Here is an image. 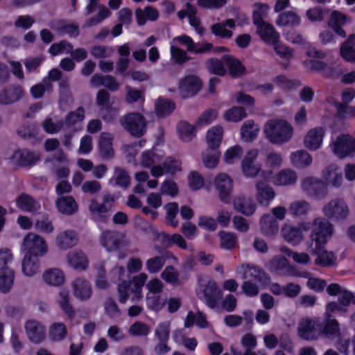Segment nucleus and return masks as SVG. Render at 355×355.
<instances>
[{
    "label": "nucleus",
    "mask_w": 355,
    "mask_h": 355,
    "mask_svg": "<svg viewBox=\"0 0 355 355\" xmlns=\"http://www.w3.org/2000/svg\"><path fill=\"white\" fill-rule=\"evenodd\" d=\"M252 22L255 25L266 22L270 7L266 3H256L252 6Z\"/></svg>",
    "instance_id": "nucleus-48"
},
{
    "label": "nucleus",
    "mask_w": 355,
    "mask_h": 355,
    "mask_svg": "<svg viewBox=\"0 0 355 355\" xmlns=\"http://www.w3.org/2000/svg\"><path fill=\"white\" fill-rule=\"evenodd\" d=\"M175 103L169 100L159 98L155 103V112L157 115L164 117L170 114L175 109Z\"/></svg>",
    "instance_id": "nucleus-54"
},
{
    "label": "nucleus",
    "mask_w": 355,
    "mask_h": 355,
    "mask_svg": "<svg viewBox=\"0 0 355 355\" xmlns=\"http://www.w3.org/2000/svg\"><path fill=\"white\" fill-rule=\"evenodd\" d=\"M90 83L94 87L104 86L112 92L116 91L119 86L114 77L98 73H96L92 76Z\"/></svg>",
    "instance_id": "nucleus-34"
},
{
    "label": "nucleus",
    "mask_w": 355,
    "mask_h": 355,
    "mask_svg": "<svg viewBox=\"0 0 355 355\" xmlns=\"http://www.w3.org/2000/svg\"><path fill=\"white\" fill-rule=\"evenodd\" d=\"M53 89L52 83L44 78L40 83L33 85L30 89V93L35 99L42 98L45 92H51Z\"/></svg>",
    "instance_id": "nucleus-52"
},
{
    "label": "nucleus",
    "mask_w": 355,
    "mask_h": 355,
    "mask_svg": "<svg viewBox=\"0 0 355 355\" xmlns=\"http://www.w3.org/2000/svg\"><path fill=\"white\" fill-rule=\"evenodd\" d=\"M114 200V197L110 193L103 195L102 202L92 199L89 205V210L93 218L98 221L106 222L107 216L105 214L112 210Z\"/></svg>",
    "instance_id": "nucleus-10"
},
{
    "label": "nucleus",
    "mask_w": 355,
    "mask_h": 355,
    "mask_svg": "<svg viewBox=\"0 0 355 355\" xmlns=\"http://www.w3.org/2000/svg\"><path fill=\"white\" fill-rule=\"evenodd\" d=\"M223 60L232 76H239L244 73L245 68L239 60L230 55H225Z\"/></svg>",
    "instance_id": "nucleus-55"
},
{
    "label": "nucleus",
    "mask_w": 355,
    "mask_h": 355,
    "mask_svg": "<svg viewBox=\"0 0 355 355\" xmlns=\"http://www.w3.org/2000/svg\"><path fill=\"white\" fill-rule=\"evenodd\" d=\"M67 262L74 269L85 270L89 266V261L85 254L80 250H72L67 254Z\"/></svg>",
    "instance_id": "nucleus-30"
},
{
    "label": "nucleus",
    "mask_w": 355,
    "mask_h": 355,
    "mask_svg": "<svg viewBox=\"0 0 355 355\" xmlns=\"http://www.w3.org/2000/svg\"><path fill=\"white\" fill-rule=\"evenodd\" d=\"M62 311L69 318L74 315V310L71 304L69 292L67 289H62L59 291L56 300Z\"/></svg>",
    "instance_id": "nucleus-47"
},
{
    "label": "nucleus",
    "mask_w": 355,
    "mask_h": 355,
    "mask_svg": "<svg viewBox=\"0 0 355 355\" xmlns=\"http://www.w3.org/2000/svg\"><path fill=\"white\" fill-rule=\"evenodd\" d=\"M347 17L345 14L335 10L331 14L328 25L337 35L345 37L346 33L343 30V26L347 23Z\"/></svg>",
    "instance_id": "nucleus-32"
},
{
    "label": "nucleus",
    "mask_w": 355,
    "mask_h": 355,
    "mask_svg": "<svg viewBox=\"0 0 355 355\" xmlns=\"http://www.w3.org/2000/svg\"><path fill=\"white\" fill-rule=\"evenodd\" d=\"M147 279L148 275L141 272L130 281H123L117 288L119 302L125 304L128 299L133 302L141 300L143 297L142 288Z\"/></svg>",
    "instance_id": "nucleus-3"
},
{
    "label": "nucleus",
    "mask_w": 355,
    "mask_h": 355,
    "mask_svg": "<svg viewBox=\"0 0 355 355\" xmlns=\"http://www.w3.org/2000/svg\"><path fill=\"white\" fill-rule=\"evenodd\" d=\"M320 336L334 339L340 335V328L338 321L331 317H325L321 323L320 322Z\"/></svg>",
    "instance_id": "nucleus-23"
},
{
    "label": "nucleus",
    "mask_w": 355,
    "mask_h": 355,
    "mask_svg": "<svg viewBox=\"0 0 355 355\" xmlns=\"http://www.w3.org/2000/svg\"><path fill=\"white\" fill-rule=\"evenodd\" d=\"M71 287L73 297L79 301H87L92 296V284L83 277L75 278L71 283Z\"/></svg>",
    "instance_id": "nucleus-14"
},
{
    "label": "nucleus",
    "mask_w": 355,
    "mask_h": 355,
    "mask_svg": "<svg viewBox=\"0 0 355 355\" xmlns=\"http://www.w3.org/2000/svg\"><path fill=\"white\" fill-rule=\"evenodd\" d=\"M325 135L324 128L317 127L308 131L304 139V146L310 150L319 149L322 144Z\"/></svg>",
    "instance_id": "nucleus-24"
},
{
    "label": "nucleus",
    "mask_w": 355,
    "mask_h": 355,
    "mask_svg": "<svg viewBox=\"0 0 355 355\" xmlns=\"http://www.w3.org/2000/svg\"><path fill=\"white\" fill-rule=\"evenodd\" d=\"M42 279L46 284L52 287L61 286L66 281L64 272L58 268L45 270L42 273Z\"/></svg>",
    "instance_id": "nucleus-27"
},
{
    "label": "nucleus",
    "mask_w": 355,
    "mask_h": 355,
    "mask_svg": "<svg viewBox=\"0 0 355 355\" xmlns=\"http://www.w3.org/2000/svg\"><path fill=\"white\" fill-rule=\"evenodd\" d=\"M146 300L148 308L155 311L162 310L166 302V298L162 294L146 295Z\"/></svg>",
    "instance_id": "nucleus-56"
},
{
    "label": "nucleus",
    "mask_w": 355,
    "mask_h": 355,
    "mask_svg": "<svg viewBox=\"0 0 355 355\" xmlns=\"http://www.w3.org/2000/svg\"><path fill=\"white\" fill-rule=\"evenodd\" d=\"M90 53L96 59H105L113 55L114 49L110 46L94 45L90 48Z\"/></svg>",
    "instance_id": "nucleus-60"
},
{
    "label": "nucleus",
    "mask_w": 355,
    "mask_h": 355,
    "mask_svg": "<svg viewBox=\"0 0 355 355\" xmlns=\"http://www.w3.org/2000/svg\"><path fill=\"white\" fill-rule=\"evenodd\" d=\"M237 273L241 275L245 279L254 280L260 283H266L269 278L265 272L259 267L249 263L241 264L236 268Z\"/></svg>",
    "instance_id": "nucleus-18"
},
{
    "label": "nucleus",
    "mask_w": 355,
    "mask_h": 355,
    "mask_svg": "<svg viewBox=\"0 0 355 355\" xmlns=\"http://www.w3.org/2000/svg\"><path fill=\"white\" fill-rule=\"evenodd\" d=\"M38 153L32 152L28 149H16L8 159L16 166H26L33 165L39 159Z\"/></svg>",
    "instance_id": "nucleus-16"
},
{
    "label": "nucleus",
    "mask_w": 355,
    "mask_h": 355,
    "mask_svg": "<svg viewBox=\"0 0 355 355\" xmlns=\"http://www.w3.org/2000/svg\"><path fill=\"white\" fill-rule=\"evenodd\" d=\"M297 178L295 171L290 168H284L275 175L272 183L277 186L291 185L296 182Z\"/></svg>",
    "instance_id": "nucleus-37"
},
{
    "label": "nucleus",
    "mask_w": 355,
    "mask_h": 355,
    "mask_svg": "<svg viewBox=\"0 0 355 355\" xmlns=\"http://www.w3.org/2000/svg\"><path fill=\"white\" fill-rule=\"evenodd\" d=\"M311 224L307 221H301L297 225L284 223L281 228V236L283 239L292 245H297L304 239L303 232L310 230Z\"/></svg>",
    "instance_id": "nucleus-6"
},
{
    "label": "nucleus",
    "mask_w": 355,
    "mask_h": 355,
    "mask_svg": "<svg viewBox=\"0 0 355 355\" xmlns=\"http://www.w3.org/2000/svg\"><path fill=\"white\" fill-rule=\"evenodd\" d=\"M85 119V110L82 107L76 110L70 112L64 118V126L71 128Z\"/></svg>",
    "instance_id": "nucleus-57"
},
{
    "label": "nucleus",
    "mask_w": 355,
    "mask_h": 355,
    "mask_svg": "<svg viewBox=\"0 0 355 355\" xmlns=\"http://www.w3.org/2000/svg\"><path fill=\"white\" fill-rule=\"evenodd\" d=\"M259 152L257 149L249 150L241 162V170L247 178H254L259 174L264 180H269L272 178V172L269 170H262L261 164L257 162Z\"/></svg>",
    "instance_id": "nucleus-4"
},
{
    "label": "nucleus",
    "mask_w": 355,
    "mask_h": 355,
    "mask_svg": "<svg viewBox=\"0 0 355 355\" xmlns=\"http://www.w3.org/2000/svg\"><path fill=\"white\" fill-rule=\"evenodd\" d=\"M214 184L218 192L220 200L228 203L233 189V180L232 178L226 173H219L214 178Z\"/></svg>",
    "instance_id": "nucleus-15"
},
{
    "label": "nucleus",
    "mask_w": 355,
    "mask_h": 355,
    "mask_svg": "<svg viewBox=\"0 0 355 355\" xmlns=\"http://www.w3.org/2000/svg\"><path fill=\"white\" fill-rule=\"evenodd\" d=\"M67 335V327L62 322H54L49 327V336L53 341H61L66 338Z\"/></svg>",
    "instance_id": "nucleus-51"
},
{
    "label": "nucleus",
    "mask_w": 355,
    "mask_h": 355,
    "mask_svg": "<svg viewBox=\"0 0 355 355\" xmlns=\"http://www.w3.org/2000/svg\"><path fill=\"white\" fill-rule=\"evenodd\" d=\"M223 134V128L219 125L213 126L207 131L206 140L209 148L215 150L220 146Z\"/></svg>",
    "instance_id": "nucleus-46"
},
{
    "label": "nucleus",
    "mask_w": 355,
    "mask_h": 355,
    "mask_svg": "<svg viewBox=\"0 0 355 355\" xmlns=\"http://www.w3.org/2000/svg\"><path fill=\"white\" fill-rule=\"evenodd\" d=\"M180 138L184 141H189L195 136L194 126L186 121H181L178 125Z\"/></svg>",
    "instance_id": "nucleus-61"
},
{
    "label": "nucleus",
    "mask_w": 355,
    "mask_h": 355,
    "mask_svg": "<svg viewBox=\"0 0 355 355\" xmlns=\"http://www.w3.org/2000/svg\"><path fill=\"white\" fill-rule=\"evenodd\" d=\"M301 187L308 196L317 198H324L328 193L326 184L314 177H307L302 180Z\"/></svg>",
    "instance_id": "nucleus-13"
},
{
    "label": "nucleus",
    "mask_w": 355,
    "mask_h": 355,
    "mask_svg": "<svg viewBox=\"0 0 355 355\" xmlns=\"http://www.w3.org/2000/svg\"><path fill=\"white\" fill-rule=\"evenodd\" d=\"M15 272L10 268H0V291L6 293L10 291L14 284Z\"/></svg>",
    "instance_id": "nucleus-41"
},
{
    "label": "nucleus",
    "mask_w": 355,
    "mask_h": 355,
    "mask_svg": "<svg viewBox=\"0 0 355 355\" xmlns=\"http://www.w3.org/2000/svg\"><path fill=\"white\" fill-rule=\"evenodd\" d=\"M267 180H257L255 182L256 199L259 205L268 206L275 197L274 189L268 184Z\"/></svg>",
    "instance_id": "nucleus-22"
},
{
    "label": "nucleus",
    "mask_w": 355,
    "mask_h": 355,
    "mask_svg": "<svg viewBox=\"0 0 355 355\" xmlns=\"http://www.w3.org/2000/svg\"><path fill=\"white\" fill-rule=\"evenodd\" d=\"M17 207L25 212L34 213L40 209V203L26 193H21L16 198Z\"/></svg>",
    "instance_id": "nucleus-31"
},
{
    "label": "nucleus",
    "mask_w": 355,
    "mask_h": 355,
    "mask_svg": "<svg viewBox=\"0 0 355 355\" xmlns=\"http://www.w3.org/2000/svg\"><path fill=\"white\" fill-rule=\"evenodd\" d=\"M39 269L38 257L25 254L21 264L23 274L27 277H33L38 272Z\"/></svg>",
    "instance_id": "nucleus-39"
},
{
    "label": "nucleus",
    "mask_w": 355,
    "mask_h": 355,
    "mask_svg": "<svg viewBox=\"0 0 355 355\" xmlns=\"http://www.w3.org/2000/svg\"><path fill=\"white\" fill-rule=\"evenodd\" d=\"M233 205L236 211L245 216L253 215L257 209V205L252 198L243 195L234 199Z\"/></svg>",
    "instance_id": "nucleus-28"
},
{
    "label": "nucleus",
    "mask_w": 355,
    "mask_h": 355,
    "mask_svg": "<svg viewBox=\"0 0 355 355\" xmlns=\"http://www.w3.org/2000/svg\"><path fill=\"white\" fill-rule=\"evenodd\" d=\"M265 137L272 144L282 145L288 143L293 135L291 125L283 119H270L263 127Z\"/></svg>",
    "instance_id": "nucleus-2"
},
{
    "label": "nucleus",
    "mask_w": 355,
    "mask_h": 355,
    "mask_svg": "<svg viewBox=\"0 0 355 355\" xmlns=\"http://www.w3.org/2000/svg\"><path fill=\"white\" fill-rule=\"evenodd\" d=\"M341 56L349 62H355V35H351L342 44Z\"/></svg>",
    "instance_id": "nucleus-50"
},
{
    "label": "nucleus",
    "mask_w": 355,
    "mask_h": 355,
    "mask_svg": "<svg viewBox=\"0 0 355 355\" xmlns=\"http://www.w3.org/2000/svg\"><path fill=\"white\" fill-rule=\"evenodd\" d=\"M24 88L17 84L9 85L0 91V105H8L20 101L24 96Z\"/></svg>",
    "instance_id": "nucleus-17"
},
{
    "label": "nucleus",
    "mask_w": 355,
    "mask_h": 355,
    "mask_svg": "<svg viewBox=\"0 0 355 355\" xmlns=\"http://www.w3.org/2000/svg\"><path fill=\"white\" fill-rule=\"evenodd\" d=\"M21 249L26 252V254L42 257L46 254L48 246L45 239L42 236L30 232L24 236Z\"/></svg>",
    "instance_id": "nucleus-8"
},
{
    "label": "nucleus",
    "mask_w": 355,
    "mask_h": 355,
    "mask_svg": "<svg viewBox=\"0 0 355 355\" xmlns=\"http://www.w3.org/2000/svg\"><path fill=\"white\" fill-rule=\"evenodd\" d=\"M333 232V225L325 218H317L313 220L309 248L312 254L316 256L314 261L316 266L330 267L336 263L337 257L335 254L322 249L331 237Z\"/></svg>",
    "instance_id": "nucleus-1"
},
{
    "label": "nucleus",
    "mask_w": 355,
    "mask_h": 355,
    "mask_svg": "<svg viewBox=\"0 0 355 355\" xmlns=\"http://www.w3.org/2000/svg\"><path fill=\"white\" fill-rule=\"evenodd\" d=\"M137 24L143 26L147 20L155 21L159 17V12L157 9L152 6H147L144 10L137 9L135 11Z\"/></svg>",
    "instance_id": "nucleus-49"
},
{
    "label": "nucleus",
    "mask_w": 355,
    "mask_h": 355,
    "mask_svg": "<svg viewBox=\"0 0 355 355\" xmlns=\"http://www.w3.org/2000/svg\"><path fill=\"white\" fill-rule=\"evenodd\" d=\"M123 128L135 137H141L146 130V120L139 113L131 112L120 119Z\"/></svg>",
    "instance_id": "nucleus-9"
},
{
    "label": "nucleus",
    "mask_w": 355,
    "mask_h": 355,
    "mask_svg": "<svg viewBox=\"0 0 355 355\" xmlns=\"http://www.w3.org/2000/svg\"><path fill=\"white\" fill-rule=\"evenodd\" d=\"M247 116L244 108L235 106L227 110L223 115L224 119L230 122H239Z\"/></svg>",
    "instance_id": "nucleus-58"
},
{
    "label": "nucleus",
    "mask_w": 355,
    "mask_h": 355,
    "mask_svg": "<svg viewBox=\"0 0 355 355\" xmlns=\"http://www.w3.org/2000/svg\"><path fill=\"white\" fill-rule=\"evenodd\" d=\"M300 23L301 17L293 10L280 13L275 20V24L278 26L295 27L300 25Z\"/></svg>",
    "instance_id": "nucleus-35"
},
{
    "label": "nucleus",
    "mask_w": 355,
    "mask_h": 355,
    "mask_svg": "<svg viewBox=\"0 0 355 355\" xmlns=\"http://www.w3.org/2000/svg\"><path fill=\"white\" fill-rule=\"evenodd\" d=\"M165 261L166 259L163 256H155L148 259L145 263V266L149 273H157L163 268Z\"/></svg>",
    "instance_id": "nucleus-59"
},
{
    "label": "nucleus",
    "mask_w": 355,
    "mask_h": 355,
    "mask_svg": "<svg viewBox=\"0 0 355 355\" xmlns=\"http://www.w3.org/2000/svg\"><path fill=\"white\" fill-rule=\"evenodd\" d=\"M268 269L277 274H282L288 266L287 259L282 256H275L268 263Z\"/></svg>",
    "instance_id": "nucleus-63"
},
{
    "label": "nucleus",
    "mask_w": 355,
    "mask_h": 355,
    "mask_svg": "<svg viewBox=\"0 0 355 355\" xmlns=\"http://www.w3.org/2000/svg\"><path fill=\"white\" fill-rule=\"evenodd\" d=\"M255 26L257 34L266 44L271 45L278 40H280V34L276 31L272 24L263 22L255 25Z\"/></svg>",
    "instance_id": "nucleus-25"
},
{
    "label": "nucleus",
    "mask_w": 355,
    "mask_h": 355,
    "mask_svg": "<svg viewBox=\"0 0 355 355\" xmlns=\"http://www.w3.org/2000/svg\"><path fill=\"white\" fill-rule=\"evenodd\" d=\"M322 211L326 217L335 220H344L349 214L348 206L340 198L330 200L324 206Z\"/></svg>",
    "instance_id": "nucleus-12"
},
{
    "label": "nucleus",
    "mask_w": 355,
    "mask_h": 355,
    "mask_svg": "<svg viewBox=\"0 0 355 355\" xmlns=\"http://www.w3.org/2000/svg\"><path fill=\"white\" fill-rule=\"evenodd\" d=\"M201 87L200 79L193 75L187 76L179 83V90L183 98H188L196 94Z\"/></svg>",
    "instance_id": "nucleus-21"
},
{
    "label": "nucleus",
    "mask_w": 355,
    "mask_h": 355,
    "mask_svg": "<svg viewBox=\"0 0 355 355\" xmlns=\"http://www.w3.org/2000/svg\"><path fill=\"white\" fill-rule=\"evenodd\" d=\"M320 320L318 318H303L298 324V336L306 340H315L320 337Z\"/></svg>",
    "instance_id": "nucleus-11"
},
{
    "label": "nucleus",
    "mask_w": 355,
    "mask_h": 355,
    "mask_svg": "<svg viewBox=\"0 0 355 355\" xmlns=\"http://www.w3.org/2000/svg\"><path fill=\"white\" fill-rule=\"evenodd\" d=\"M235 26V21L233 19H228L224 22L213 24L211 27V31L215 36L220 37L221 38L230 39L233 35V33L232 31L227 29L226 27L227 26L233 28Z\"/></svg>",
    "instance_id": "nucleus-38"
},
{
    "label": "nucleus",
    "mask_w": 355,
    "mask_h": 355,
    "mask_svg": "<svg viewBox=\"0 0 355 355\" xmlns=\"http://www.w3.org/2000/svg\"><path fill=\"white\" fill-rule=\"evenodd\" d=\"M113 139L114 136L107 132H103L99 137L98 150L100 155L104 159H110L114 155Z\"/></svg>",
    "instance_id": "nucleus-29"
},
{
    "label": "nucleus",
    "mask_w": 355,
    "mask_h": 355,
    "mask_svg": "<svg viewBox=\"0 0 355 355\" xmlns=\"http://www.w3.org/2000/svg\"><path fill=\"white\" fill-rule=\"evenodd\" d=\"M260 227L262 232L268 236L276 234L279 230L277 220L270 214H265L260 218Z\"/></svg>",
    "instance_id": "nucleus-43"
},
{
    "label": "nucleus",
    "mask_w": 355,
    "mask_h": 355,
    "mask_svg": "<svg viewBox=\"0 0 355 355\" xmlns=\"http://www.w3.org/2000/svg\"><path fill=\"white\" fill-rule=\"evenodd\" d=\"M161 277L166 283L177 286L180 284L179 272L172 266H166L161 273Z\"/></svg>",
    "instance_id": "nucleus-62"
},
{
    "label": "nucleus",
    "mask_w": 355,
    "mask_h": 355,
    "mask_svg": "<svg viewBox=\"0 0 355 355\" xmlns=\"http://www.w3.org/2000/svg\"><path fill=\"white\" fill-rule=\"evenodd\" d=\"M56 206L60 212L67 215H71L78 210V205L72 196L58 198Z\"/></svg>",
    "instance_id": "nucleus-44"
},
{
    "label": "nucleus",
    "mask_w": 355,
    "mask_h": 355,
    "mask_svg": "<svg viewBox=\"0 0 355 355\" xmlns=\"http://www.w3.org/2000/svg\"><path fill=\"white\" fill-rule=\"evenodd\" d=\"M122 241V234L115 231H104L100 237L101 245L109 252L118 250L121 245Z\"/></svg>",
    "instance_id": "nucleus-26"
},
{
    "label": "nucleus",
    "mask_w": 355,
    "mask_h": 355,
    "mask_svg": "<svg viewBox=\"0 0 355 355\" xmlns=\"http://www.w3.org/2000/svg\"><path fill=\"white\" fill-rule=\"evenodd\" d=\"M25 331L28 339L33 343H42L46 336V328L40 321L29 320L25 323Z\"/></svg>",
    "instance_id": "nucleus-20"
},
{
    "label": "nucleus",
    "mask_w": 355,
    "mask_h": 355,
    "mask_svg": "<svg viewBox=\"0 0 355 355\" xmlns=\"http://www.w3.org/2000/svg\"><path fill=\"white\" fill-rule=\"evenodd\" d=\"M312 67L316 71H322L324 76L331 78L338 77L341 71L339 69V65L338 64H335L334 67H330L327 63L318 60L313 62Z\"/></svg>",
    "instance_id": "nucleus-53"
},
{
    "label": "nucleus",
    "mask_w": 355,
    "mask_h": 355,
    "mask_svg": "<svg viewBox=\"0 0 355 355\" xmlns=\"http://www.w3.org/2000/svg\"><path fill=\"white\" fill-rule=\"evenodd\" d=\"M311 204L304 200L293 201L288 207L290 215L294 218H300L307 215L311 211Z\"/></svg>",
    "instance_id": "nucleus-40"
},
{
    "label": "nucleus",
    "mask_w": 355,
    "mask_h": 355,
    "mask_svg": "<svg viewBox=\"0 0 355 355\" xmlns=\"http://www.w3.org/2000/svg\"><path fill=\"white\" fill-rule=\"evenodd\" d=\"M259 130L258 124H256L252 120H248L241 126V139L245 142L252 141L257 138Z\"/></svg>",
    "instance_id": "nucleus-42"
},
{
    "label": "nucleus",
    "mask_w": 355,
    "mask_h": 355,
    "mask_svg": "<svg viewBox=\"0 0 355 355\" xmlns=\"http://www.w3.org/2000/svg\"><path fill=\"white\" fill-rule=\"evenodd\" d=\"M197 295L208 307L215 309L223 297V292L214 280L209 279L199 285Z\"/></svg>",
    "instance_id": "nucleus-5"
},
{
    "label": "nucleus",
    "mask_w": 355,
    "mask_h": 355,
    "mask_svg": "<svg viewBox=\"0 0 355 355\" xmlns=\"http://www.w3.org/2000/svg\"><path fill=\"white\" fill-rule=\"evenodd\" d=\"M220 246L226 250H232L237 247L238 236L236 233L231 232L220 231L218 233Z\"/></svg>",
    "instance_id": "nucleus-45"
},
{
    "label": "nucleus",
    "mask_w": 355,
    "mask_h": 355,
    "mask_svg": "<svg viewBox=\"0 0 355 355\" xmlns=\"http://www.w3.org/2000/svg\"><path fill=\"white\" fill-rule=\"evenodd\" d=\"M78 235L73 230H67L59 233L55 239L57 246L61 250H67L78 243Z\"/></svg>",
    "instance_id": "nucleus-33"
},
{
    "label": "nucleus",
    "mask_w": 355,
    "mask_h": 355,
    "mask_svg": "<svg viewBox=\"0 0 355 355\" xmlns=\"http://www.w3.org/2000/svg\"><path fill=\"white\" fill-rule=\"evenodd\" d=\"M322 181L326 185L339 188L343 182V173L340 168L336 164L327 165L322 173Z\"/></svg>",
    "instance_id": "nucleus-19"
},
{
    "label": "nucleus",
    "mask_w": 355,
    "mask_h": 355,
    "mask_svg": "<svg viewBox=\"0 0 355 355\" xmlns=\"http://www.w3.org/2000/svg\"><path fill=\"white\" fill-rule=\"evenodd\" d=\"M329 148L336 157L345 158L355 153V136L342 134L332 138Z\"/></svg>",
    "instance_id": "nucleus-7"
},
{
    "label": "nucleus",
    "mask_w": 355,
    "mask_h": 355,
    "mask_svg": "<svg viewBox=\"0 0 355 355\" xmlns=\"http://www.w3.org/2000/svg\"><path fill=\"white\" fill-rule=\"evenodd\" d=\"M150 332V327L146 323L135 322L130 327L128 333L132 336H147Z\"/></svg>",
    "instance_id": "nucleus-64"
},
{
    "label": "nucleus",
    "mask_w": 355,
    "mask_h": 355,
    "mask_svg": "<svg viewBox=\"0 0 355 355\" xmlns=\"http://www.w3.org/2000/svg\"><path fill=\"white\" fill-rule=\"evenodd\" d=\"M291 164L298 168H306L311 165L313 157L306 150H299L290 155Z\"/></svg>",
    "instance_id": "nucleus-36"
}]
</instances>
